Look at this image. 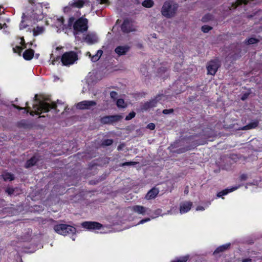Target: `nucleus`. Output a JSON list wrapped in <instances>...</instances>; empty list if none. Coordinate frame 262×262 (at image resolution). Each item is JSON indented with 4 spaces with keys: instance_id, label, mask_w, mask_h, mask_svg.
<instances>
[{
    "instance_id": "obj_1",
    "label": "nucleus",
    "mask_w": 262,
    "mask_h": 262,
    "mask_svg": "<svg viewBox=\"0 0 262 262\" xmlns=\"http://www.w3.org/2000/svg\"><path fill=\"white\" fill-rule=\"evenodd\" d=\"M35 101H37V103L33 104V111H31V107L28 106V102L26 103V107H22L15 104H13V105L14 108L18 110H24L25 113H29L31 116H34L35 114L39 115L42 113L48 112L52 109L55 110L57 112H59V110H57V104L55 102H52L51 104H49L48 102L37 99H35Z\"/></svg>"
},
{
    "instance_id": "obj_2",
    "label": "nucleus",
    "mask_w": 262,
    "mask_h": 262,
    "mask_svg": "<svg viewBox=\"0 0 262 262\" xmlns=\"http://www.w3.org/2000/svg\"><path fill=\"white\" fill-rule=\"evenodd\" d=\"M89 20L83 16L80 17L75 20L73 16L70 17L68 21V27L71 28L73 27V34L77 35L80 33H83L86 32L89 28Z\"/></svg>"
},
{
    "instance_id": "obj_3",
    "label": "nucleus",
    "mask_w": 262,
    "mask_h": 262,
    "mask_svg": "<svg viewBox=\"0 0 262 262\" xmlns=\"http://www.w3.org/2000/svg\"><path fill=\"white\" fill-rule=\"evenodd\" d=\"M178 7V4L173 1H166L162 7L161 14L166 18H171L176 14Z\"/></svg>"
},
{
    "instance_id": "obj_4",
    "label": "nucleus",
    "mask_w": 262,
    "mask_h": 262,
    "mask_svg": "<svg viewBox=\"0 0 262 262\" xmlns=\"http://www.w3.org/2000/svg\"><path fill=\"white\" fill-rule=\"evenodd\" d=\"M55 231L62 235H74L76 232V229L74 227L63 224L56 225L54 226Z\"/></svg>"
},
{
    "instance_id": "obj_5",
    "label": "nucleus",
    "mask_w": 262,
    "mask_h": 262,
    "mask_svg": "<svg viewBox=\"0 0 262 262\" xmlns=\"http://www.w3.org/2000/svg\"><path fill=\"white\" fill-rule=\"evenodd\" d=\"M78 59L76 52L73 51L66 52L63 54L61 61L63 66H69L74 63Z\"/></svg>"
},
{
    "instance_id": "obj_6",
    "label": "nucleus",
    "mask_w": 262,
    "mask_h": 262,
    "mask_svg": "<svg viewBox=\"0 0 262 262\" xmlns=\"http://www.w3.org/2000/svg\"><path fill=\"white\" fill-rule=\"evenodd\" d=\"M90 5L91 2L89 0H72L69 3L68 6L64 8V11L68 12L71 8L80 9L84 6Z\"/></svg>"
},
{
    "instance_id": "obj_7",
    "label": "nucleus",
    "mask_w": 262,
    "mask_h": 262,
    "mask_svg": "<svg viewBox=\"0 0 262 262\" xmlns=\"http://www.w3.org/2000/svg\"><path fill=\"white\" fill-rule=\"evenodd\" d=\"M220 67V62L218 59H214L210 60L207 63L206 66L207 74L213 76L215 75Z\"/></svg>"
},
{
    "instance_id": "obj_8",
    "label": "nucleus",
    "mask_w": 262,
    "mask_h": 262,
    "mask_svg": "<svg viewBox=\"0 0 262 262\" xmlns=\"http://www.w3.org/2000/svg\"><path fill=\"white\" fill-rule=\"evenodd\" d=\"M97 103L94 100H83L76 104V107L81 110H90L92 107L96 106Z\"/></svg>"
},
{
    "instance_id": "obj_9",
    "label": "nucleus",
    "mask_w": 262,
    "mask_h": 262,
    "mask_svg": "<svg viewBox=\"0 0 262 262\" xmlns=\"http://www.w3.org/2000/svg\"><path fill=\"white\" fill-rule=\"evenodd\" d=\"M82 226L88 230H99L103 225L97 222L85 221L81 224Z\"/></svg>"
},
{
    "instance_id": "obj_10",
    "label": "nucleus",
    "mask_w": 262,
    "mask_h": 262,
    "mask_svg": "<svg viewBox=\"0 0 262 262\" xmlns=\"http://www.w3.org/2000/svg\"><path fill=\"white\" fill-rule=\"evenodd\" d=\"M163 96V95H157L154 99H151L149 101H147L144 103L142 107V109L144 110H148L150 108L154 107L156 106L158 101L160 99V97Z\"/></svg>"
},
{
    "instance_id": "obj_11",
    "label": "nucleus",
    "mask_w": 262,
    "mask_h": 262,
    "mask_svg": "<svg viewBox=\"0 0 262 262\" xmlns=\"http://www.w3.org/2000/svg\"><path fill=\"white\" fill-rule=\"evenodd\" d=\"M121 118L119 115L105 116L100 119V122L103 124H110L118 121Z\"/></svg>"
},
{
    "instance_id": "obj_12",
    "label": "nucleus",
    "mask_w": 262,
    "mask_h": 262,
    "mask_svg": "<svg viewBox=\"0 0 262 262\" xmlns=\"http://www.w3.org/2000/svg\"><path fill=\"white\" fill-rule=\"evenodd\" d=\"M133 25L129 19H125L123 20L121 26V29L123 32L128 33L133 31Z\"/></svg>"
},
{
    "instance_id": "obj_13",
    "label": "nucleus",
    "mask_w": 262,
    "mask_h": 262,
    "mask_svg": "<svg viewBox=\"0 0 262 262\" xmlns=\"http://www.w3.org/2000/svg\"><path fill=\"white\" fill-rule=\"evenodd\" d=\"M130 49V46L128 45L119 46L115 48V52L120 56L125 55L129 51Z\"/></svg>"
},
{
    "instance_id": "obj_14",
    "label": "nucleus",
    "mask_w": 262,
    "mask_h": 262,
    "mask_svg": "<svg viewBox=\"0 0 262 262\" xmlns=\"http://www.w3.org/2000/svg\"><path fill=\"white\" fill-rule=\"evenodd\" d=\"M192 206V203L191 202H185L181 203L180 206V211L181 214L188 212Z\"/></svg>"
},
{
    "instance_id": "obj_15",
    "label": "nucleus",
    "mask_w": 262,
    "mask_h": 262,
    "mask_svg": "<svg viewBox=\"0 0 262 262\" xmlns=\"http://www.w3.org/2000/svg\"><path fill=\"white\" fill-rule=\"evenodd\" d=\"M159 190L158 188L154 187L151 189L145 195L146 200H151L155 199L158 194Z\"/></svg>"
},
{
    "instance_id": "obj_16",
    "label": "nucleus",
    "mask_w": 262,
    "mask_h": 262,
    "mask_svg": "<svg viewBox=\"0 0 262 262\" xmlns=\"http://www.w3.org/2000/svg\"><path fill=\"white\" fill-rule=\"evenodd\" d=\"M83 40L88 44L92 45L97 41L96 36L92 34H88L83 37Z\"/></svg>"
},
{
    "instance_id": "obj_17",
    "label": "nucleus",
    "mask_w": 262,
    "mask_h": 262,
    "mask_svg": "<svg viewBox=\"0 0 262 262\" xmlns=\"http://www.w3.org/2000/svg\"><path fill=\"white\" fill-rule=\"evenodd\" d=\"M39 159L35 156H33L30 159L28 160L25 165L26 168H29L32 166L35 165L38 162Z\"/></svg>"
},
{
    "instance_id": "obj_18",
    "label": "nucleus",
    "mask_w": 262,
    "mask_h": 262,
    "mask_svg": "<svg viewBox=\"0 0 262 262\" xmlns=\"http://www.w3.org/2000/svg\"><path fill=\"white\" fill-rule=\"evenodd\" d=\"M34 53V50L32 49H27L23 53V57L26 60H30L33 58Z\"/></svg>"
},
{
    "instance_id": "obj_19",
    "label": "nucleus",
    "mask_w": 262,
    "mask_h": 262,
    "mask_svg": "<svg viewBox=\"0 0 262 262\" xmlns=\"http://www.w3.org/2000/svg\"><path fill=\"white\" fill-rule=\"evenodd\" d=\"M132 210L138 214L144 215L146 212V208L143 206L135 205L132 207Z\"/></svg>"
},
{
    "instance_id": "obj_20",
    "label": "nucleus",
    "mask_w": 262,
    "mask_h": 262,
    "mask_svg": "<svg viewBox=\"0 0 262 262\" xmlns=\"http://www.w3.org/2000/svg\"><path fill=\"white\" fill-rule=\"evenodd\" d=\"M230 243H227L218 247L214 251L213 254L215 255L221 252L225 251L230 247Z\"/></svg>"
},
{
    "instance_id": "obj_21",
    "label": "nucleus",
    "mask_w": 262,
    "mask_h": 262,
    "mask_svg": "<svg viewBox=\"0 0 262 262\" xmlns=\"http://www.w3.org/2000/svg\"><path fill=\"white\" fill-rule=\"evenodd\" d=\"M259 124V121L257 120L250 122L243 128L244 130H248L256 128Z\"/></svg>"
},
{
    "instance_id": "obj_22",
    "label": "nucleus",
    "mask_w": 262,
    "mask_h": 262,
    "mask_svg": "<svg viewBox=\"0 0 262 262\" xmlns=\"http://www.w3.org/2000/svg\"><path fill=\"white\" fill-rule=\"evenodd\" d=\"M237 188V187H232L231 188H230V189H225L224 190H223L220 192H219L217 193V196L218 198H220V197H222L224 195H227L228 193L229 192H231L234 190H235Z\"/></svg>"
},
{
    "instance_id": "obj_23",
    "label": "nucleus",
    "mask_w": 262,
    "mask_h": 262,
    "mask_svg": "<svg viewBox=\"0 0 262 262\" xmlns=\"http://www.w3.org/2000/svg\"><path fill=\"white\" fill-rule=\"evenodd\" d=\"M189 258V255H187L183 256L176 257L174 259L171 261V262H187Z\"/></svg>"
},
{
    "instance_id": "obj_24",
    "label": "nucleus",
    "mask_w": 262,
    "mask_h": 262,
    "mask_svg": "<svg viewBox=\"0 0 262 262\" xmlns=\"http://www.w3.org/2000/svg\"><path fill=\"white\" fill-rule=\"evenodd\" d=\"M44 28L43 27L37 26L33 30V34L34 36L39 35L43 33Z\"/></svg>"
},
{
    "instance_id": "obj_25",
    "label": "nucleus",
    "mask_w": 262,
    "mask_h": 262,
    "mask_svg": "<svg viewBox=\"0 0 262 262\" xmlns=\"http://www.w3.org/2000/svg\"><path fill=\"white\" fill-rule=\"evenodd\" d=\"M2 177L4 180L5 181H13L14 180V174L10 173V172H7L2 175Z\"/></svg>"
},
{
    "instance_id": "obj_26",
    "label": "nucleus",
    "mask_w": 262,
    "mask_h": 262,
    "mask_svg": "<svg viewBox=\"0 0 262 262\" xmlns=\"http://www.w3.org/2000/svg\"><path fill=\"white\" fill-rule=\"evenodd\" d=\"M142 4L143 7L150 8L154 6V3L152 0H144Z\"/></svg>"
},
{
    "instance_id": "obj_27",
    "label": "nucleus",
    "mask_w": 262,
    "mask_h": 262,
    "mask_svg": "<svg viewBox=\"0 0 262 262\" xmlns=\"http://www.w3.org/2000/svg\"><path fill=\"white\" fill-rule=\"evenodd\" d=\"M113 143V140L111 139H104L102 141L101 145L103 147L111 145Z\"/></svg>"
},
{
    "instance_id": "obj_28",
    "label": "nucleus",
    "mask_w": 262,
    "mask_h": 262,
    "mask_svg": "<svg viewBox=\"0 0 262 262\" xmlns=\"http://www.w3.org/2000/svg\"><path fill=\"white\" fill-rule=\"evenodd\" d=\"M116 105L118 107L125 108L126 105L125 104L124 100L123 99H118L116 101Z\"/></svg>"
},
{
    "instance_id": "obj_29",
    "label": "nucleus",
    "mask_w": 262,
    "mask_h": 262,
    "mask_svg": "<svg viewBox=\"0 0 262 262\" xmlns=\"http://www.w3.org/2000/svg\"><path fill=\"white\" fill-rule=\"evenodd\" d=\"M24 50V48L23 47H20L19 46H16L15 47H13V51L15 53H17L19 56L21 55V52Z\"/></svg>"
},
{
    "instance_id": "obj_30",
    "label": "nucleus",
    "mask_w": 262,
    "mask_h": 262,
    "mask_svg": "<svg viewBox=\"0 0 262 262\" xmlns=\"http://www.w3.org/2000/svg\"><path fill=\"white\" fill-rule=\"evenodd\" d=\"M26 17L25 14L23 13L22 16V19L21 21L19 24V29L20 30H23L25 28H26L28 25L25 24V17Z\"/></svg>"
},
{
    "instance_id": "obj_31",
    "label": "nucleus",
    "mask_w": 262,
    "mask_h": 262,
    "mask_svg": "<svg viewBox=\"0 0 262 262\" xmlns=\"http://www.w3.org/2000/svg\"><path fill=\"white\" fill-rule=\"evenodd\" d=\"M248 3V0H236L234 4L233 5L235 6V8L239 6H241L243 4L245 5H247Z\"/></svg>"
},
{
    "instance_id": "obj_32",
    "label": "nucleus",
    "mask_w": 262,
    "mask_h": 262,
    "mask_svg": "<svg viewBox=\"0 0 262 262\" xmlns=\"http://www.w3.org/2000/svg\"><path fill=\"white\" fill-rule=\"evenodd\" d=\"M258 42V39H257L255 38H254V37L249 38V39L245 40V42L247 45H252V44L256 43Z\"/></svg>"
},
{
    "instance_id": "obj_33",
    "label": "nucleus",
    "mask_w": 262,
    "mask_h": 262,
    "mask_svg": "<svg viewBox=\"0 0 262 262\" xmlns=\"http://www.w3.org/2000/svg\"><path fill=\"white\" fill-rule=\"evenodd\" d=\"M212 29V28L211 26L208 25H204L201 28V30L204 33H207Z\"/></svg>"
},
{
    "instance_id": "obj_34",
    "label": "nucleus",
    "mask_w": 262,
    "mask_h": 262,
    "mask_svg": "<svg viewBox=\"0 0 262 262\" xmlns=\"http://www.w3.org/2000/svg\"><path fill=\"white\" fill-rule=\"evenodd\" d=\"M190 149V148L189 147V146H186V147H184L183 148H179L177 150V152L178 154H182V153H184Z\"/></svg>"
},
{
    "instance_id": "obj_35",
    "label": "nucleus",
    "mask_w": 262,
    "mask_h": 262,
    "mask_svg": "<svg viewBox=\"0 0 262 262\" xmlns=\"http://www.w3.org/2000/svg\"><path fill=\"white\" fill-rule=\"evenodd\" d=\"M138 163L137 162H125L124 163H122L120 165L121 166H131V165H135Z\"/></svg>"
},
{
    "instance_id": "obj_36",
    "label": "nucleus",
    "mask_w": 262,
    "mask_h": 262,
    "mask_svg": "<svg viewBox=\"0 0 262 262\" xmlns=\"http://www.w3.org/2000/svg\"><path fill=\"white\" fill-rule=\"evenodd\" d=\"M135 116H136L135 112L134 111H132L130 113H129V114L125 117V120H127V121L130 120L132 119H133V118H134L135 117Z\"/></svg>"
},
{
    "instance_id": "obj_37",
    "label": "nucleus",
    "mask_w": 262,
    "mask_h": 262,
    "mask_svg": "<svg viewBox=\"0 0 262 262\" xmlns=\"http://www.w3.org/2000/svg\"><path fill=\"white\" fill-rule=\"evenodd\" d=\"M110 97L112 99L116 100L118 97V93L115 91H112L110 93Z\"/></svg>"
},
{
    "instance_id": "obj_38",
    "label": "nucleus",
    "mask_w": 262,
    "mask_h": 262,
    "mask_svg": "<svg viewBox=\"0 0 262 262\" xmlns=\"http://www.w3.org/2000/svg\"><path fill=\"white\" fill-rule=\"evenodd\" d=\"M174 110L173 108L165 109L162 111V113L165 115L173 113Z\"/></svg>"
},
{
    "instance_id": "obj_39",
    "label": "nucleus",
    "mask_w": 262,
    "mask_h": 262,
    "mask_svg": "<svg viewBox=\"0 0 262 262\" xmlns=\"http://www.w3.org/2000/svg\"><path fill=\"white\" fill-rule=\"evenodd\" d=\"M6 192L9 195H12L14 193V189L12 187H8L6 189Z\"/></svg>"
},
{
    "instance_id": "obj_40",
    "label": "nucleus",
    "mask_w": 262,
    "mask_h": 262,
    "mask_svg": "<svg viewBox=\"0 0 262 262\" xmlns=\"http://www.w3.org/2000/svg\"><path fill=\"white\" fill-rule=\"evenodd\" d=\"M20 45H21V46L20 47H23L24 48V49L26 48H27V44L25 42V39H24V37H20Z\"/></svg>"
},
{
    "instance_id": "obj_41",
    "label": "nucleus",
    "mask_w": 262,
    "mask_h": 262,
    "mask_svg": "<svg viewBox=\"0 0 262 262\" xmlns=\"http://www.w3.org/2000/svg\"><path fill=\"white\" fill-rule=\"evenodd\" d=\"M100 57H99V55L96 54L95 55L92 56L91 57V60L93 61V62H96L97 61H98L99 59H100Z\"/></svg>"
},
{
    "instance_id": "obj_42",
    "label": "nucleus",
    "mask_w": 262,
    "mask_h": 262,
    "mask_svg": "<svg viewBox=\"0 0 262 262\" xmlns=\"http://www.w3.org/2000/svg\"><path fill=\"white\" fill-rule=\"evenodd\" d=\"M167 71V68L164 67H160L158 70L159 73H164Z\"/></svg>"
},
{
    "instance_id": "obj_43",
    "label": "nucleus",
    "mask_w": 262,
    "mask_h": 262,
    "mask_svg": "<svg viewBox=\"0 0 262 262\" xmlns=\"http://www.w3.org/2000/svg\"><path fill=\"white\" fill-rule=\"evenodd\" d=\"M155 127L156 126L154 123H150L147 125L146 128L149 129L150 130H154L155 129Z\"/></svg>"
},
{
    "instance_id": "obj_44",
    "label": "nucleus",
    "mask_w": 262,
    "mask_h": 262,
    "mask_svg": "<svg viewBox=\"0 0 262 262\" xmlns=\"http://www.w3.org/2000/svg\"><path fill=\"white\" fill-rule=\"evenodd\" d=\"M248 178V176L247 174L243 173L241 174L239 177V180L241 181H246Z\"/></svg>"
},
{
    "instance_id": "obj_45",
    "label": "nucleus",
    "mask_w": 262,
    "mask_h": 262,
    "mask_svg": "<svg viewBox=\"0 0 262 262\" xmlns=\"http://www.w3.org/2000/svg\"><path fill=\"white\" fill-rule=\"evenodd\" d=\"M249 95V93H245L241 96V100L243 101L245 100L246 99H247L248 98Z\"/></svg>"
},
{
    "instance_id": "obj_46",
    "label": "nucleus",
    "mask_w": 262,
    "mask_h": 262,
    "mask_svg": "<svg viewBox=\"0 0 262 262\" xmlns=\"http://www.w3.org/2000/svg\"><path fill=\"white\" fill-rule=\"evenodd\" d=\"M149 221H150V219L149 218H148V217L145 218V219L141 220L139 222V224H144V223L147 222Z\"/></svg>"
},
{
    "instance_id": "obj_47",
    "label": "nucleus",
    "mask_w": 262,
    "mask_h": 262,
    "mask_svg": "<svg viewBox=\"0 0 262 262\" xmlns=\"http://www.w3.org/2000/svg\"><path fill=\"white\" fill-rule=\"evenodd\" d=\"M125 146V144L123 143L120 144L117 147V150L118 151L122 150Z\"/></svg>"
},
{
    "instance_id": "obj_48",
    "label": "nucleus",
    "mask_w": 262,
    "mask_h": 262,
    "mask_svg": "<svg viewBox=\"0 0 262 262\" xmlns=\"http://www.w3.org/2000/svg\"><path fill=\"white\" fill-rule=\"evenodd\" d=\"M58 22H59L61 25H63L64 23V19L63 17H60L57 19Z\"/></svg>"
},
{
    "instance_id": "obj_49",
    "label": "nucleus",
    "mask_w": 262,
    "mask_h": 262,
    "mask_svg": "<svg viewBox=\"0 0 262 262\" xmlns=\"http://www.w3.org/2000/svg\"><path fill=\"white\" fill-rule=\"evenodd\" d=\"M98 2H99L100 4H106L108 3V0H97Z\"/></svg>"
},
{
    "instance_id": "obj_50",
    "label": "nucleus",
    "mask_w": 262,
    "mask_h": 262,
    "mask_svg": "<svg viewBox=\"0 0 262 262\" xmlns=\"http://www.w3.org/2000/svg\"><path fill=\"white\" fill-rule=\"evenodd\" d=\"M242 262H252V259L250 258L243 259Z\"/></svg>"
},
{
    "instance_id": "obj_51",
    "label": "nucleus",
    "mask_w": 262,
    "mask_h": 262,
    "mask_svg": "<svg viewBox=\"0 0 262 262\" xmlns=\"http://www.w3.org/2000/svg\"><path fill=\"white\" fill-rule=\"evenodd\" d=\"M102 53H103V51H102L101 50H99L97 51V53H96V54H97V55L98 54V55H99V57H101V55H102Z\"/></svg>"
},
{
    "instance_id": "obj_52",
    "label": "nucleus",
    "mask_w": 262,
    "mask_h": 262,
    "mask_svg": "<svg viewBox=\"0 0 262 262\" xmlns=\"http://www.w3.org/2000/svg\"><path fill=\"white\" fill-rule=\"evenodd\" d=\"M204 208L203 206H198L196 207V210H204Z\"/></svg>"
},
{
    "instance_id": "obj_53",
    "label": "nucleus",
    "mask_w": 262,
    "mask_h": 262,
    "mask_svg": "<svg viewBox=\"0 0 262 262\" xmlns=\"http://www.w3.org/2000/svg\"><path fill=\"white\" fill-rule=\"evenodd\" d=\"M29 3L31 4V5H34L35 4V0H29Z\"/></svg>"
},
{
    "instance_id": "obj_54",
    "label": "nucleus",
    "mask_w": 262,
    "mask_h": 262,
    "mask_svg": "<svg viewBox=\"0 0 262 262\" xmlns=\"http://www.w3.org/2000/svg\"><path fill=\"white\" fill-rule=\"evenodd\" d=\"M184 193L185 194H187L188 193V186L185 188V189L184 190Z\"/></svg>"
},
{
    "instance_id": "obj_55",
    "label": "nucleus",
    "mask_w": 262,
    "mask_h": 262,
    "mask_svg": "<svg viewBox=\"0 0 262 262\" xmlns=\"http://www.w3.org/2000/svg\"><path fill=\"white\" fill-rule=\"evenodd\" d=\"M80 15H81V13L79 11L77 12V13H76V16L77 17H80Z\"/></svg>"
},
{
    "instance_id": "obj_56",
    "label": "nucleus",
    "mask_w": 262,
    "mask_h": 262,
    "mask_svg": "<svg viewBox=\"0 0 262 262\" xmlns=\"http://www.w3.org/2000/svg\"><path fill=\"white\" fill-rule=\"evenodd\" d=\"M62 48V47H57L56 48V50H59L61 49Z\"/></svg>"
},
{
    "instance_id": "obj_57",
    "label": "nucleus",
    "mask_w": 262,
    "mask_h": 262,
    "mask_svg": "<svg viewBox=\"0 0 262 262\" xmlns=\"http://www.w3.org/2000/svg\"><path fill=\"white\" fill-rule=\"evenodd\" d=\"M3 28V25L2 24L0 23V30Z\"/></svg>"
}]
</instances>
